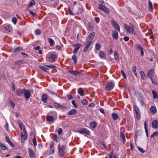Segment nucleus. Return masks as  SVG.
<instances>
[{
    "label": "nucleus",
    "instance_id": "f257e3e1",
    "mask_svg": "<svg viewBox=\"0 0 158 158\" xmlns=\"http://www.w3.org/2000/svg\"><path fill=\"white\" fill-rule=\"evenodd\" d=\"M130 26L128 27L126 24H124V27L127 32L131 33L132 34L135 35L136 33L134 31V27L133 25L131 23H130Z\"/></svg>",
    "mask_w": 158,
    "mask_h": 158
},
{
    "label": "nucleus",
    "instance_id": "f03ea898",
    "mask_svg": "<svg viewBox=\"0 0 158 158\" xmlns=\"http://www.w3.org/2000/svg\"><path fill=\"white\" fill-rule=\"evenodd\" d=\"M77 131L78 133L84 135H89L90 134V132L87 129L84 128H78L77 129Z\"/></svg>",
    "mask_w": 158,
    "mask_h": 158
},
{
    "label": "nucleus",
    "instance_id": "7ed1b4c3",
    "mask_svg": "<svg viewBox=\"0 0 158 158\" xmlns=\"http://www.w3.org/2000/svg\"><path fill=\"white\" fill-rule=\"evenodd\" d=\"M58 153L60 156H62L65 154L64 146L63 145L60 146L58 148Z\"/></svg>",
    "mask_w": 158,
    "mask_h": 158
},
{
    "label": "nucleus",
    "instance_id": "20e7f679",
    "mask_svg": "<svg viewBox=\"0 0 158 158\" xmlns=\"http://www.w3.org/2000/svg\"><path fill=\"white\" fill-rule=\"evenodd\" d=\"M111 23L112 26L115 29L118 30V31H120V27L118 24L114 20L111 21Z\"/></svg>",
    "mask_w": 158,
    "mask_h": 158
},
{
    "label": "nucleus",
    "instance_id": "39448f33",
    "mask_svg": "<svg viewBox=\"0 0 158 158\" xmlns=\"http://www.w3.org/2000/svg\"><path fill=\"white\" fill-rule=\"evenodd\" d=\"M114 86V84L111 82L108 83L106 86V90L108 91L111 90Z\"/></svg>",
    "mask_w": 158,
    "mask_h": 158
},
{
    "label": "nucleus",
    "instance_id": "423d86ee",
    "mask_svg": "<svg viewBox=\"0 0 158 158\" xmlns=\"http://www.w3.org/2000/svg\"><path fill=\"white\" fill-rule=\"evenodd\" d=\"M73 46L75 48V49L73 51V53L75 54L77 53L80 47L81 46V45L80 44L78 43L74 44Z\"/></svg>",
    "mask_w": 158,
    "mask_h": 158
},
{
    "label": "nucleus",
    "instance_id": "0eeeda50",
    "mask_svg": "<svg viewBox=\"0 0 158 158\" xmlns=\"http://www.w3.org/2000/svg\"><path fill=\"white\" fill-rule=\"evenodd\" d=\"M24 90L25 89H17L16 92V94L19 97L22 96L23 94Z\"/></svg>",
    "mask_w": 158,
    "mask_h": 158
},
{
    "label": "nucleus",
    "instance_id": "6e6552de",
    "mask_svg": "<svg viewBox=\"0 0 158 158\" xmlns=\"http://www.w3.org/2000/svg\"><path fill=\"white\" fill-rule=\"evenodd\" d=\"M134 108L136 113L137 118L138 119H139L140 118V114L139 109L136 106H135Z\"/></svg>",
    "mask_w": 158,
    "mask_h": 158
},
{
    "label": "nucleus",
    "instance_id": "1a4fd4ad",
    "mask_svg": "<svg viewBox=\"0 0 158 158\" xmlns=\"http://www.w3.org/2000/svg\"><path fill=\"white\" fill-rule=\"evenodd\" d=\"M98 8L102 10V11L105 12L107 14H108L110 13V11L108 8L105 7V5L103 6H98Z\"/></svg>",
    "mask_w": 158,
    "mask_h": 158
},
{
    "label": "nucleus",
    "instance_id": "9d476101",
    "mask_svg": "<svg viewBox=\"0 0 158 158\" xmlns=\"http://www.w3.org/2000/svg\"><path fill=\"white\" fill-rule=\"evenodd\" d=\"M23 94L26 99H28L31 97V93L28 90H24Z\"/></svg>",
    "mask_w": 158,
    "mask_h": 158
},
{
    "label": "nucleus",
    "instance_id": "9b49d317",
    "mask_svg": "<svg viewBox=\"0 0 158 158\" xmlns=\"http://www.w3.org/2000/svg\"><path fill=\"white\" fill-rule=\"evenodd\" d=\"M57 58V56L56 55L52 54L49 58V61L50 62H54Z\"/></svg>",
    "mask_w": 158,
    "mask_h": 158
},
{
    "label": "nucleus",
    "instance_id": "f8f14e48",
    "mask_svg": "<svg viewBox=\"0 0 158 158\" xmlns=\"http://www.w3.org/2000/svg\"><path fill=\"white\" fill-rule=\"evenodd\" d=\"M28 153L31 158H34L35 156V154L34 151L30 148H29Z\"/></svg>",
    "mask_w": 158,
    "mask_h": 158
},
{
    "label": "nucleus",
    "instance_id": "ddd939ff",
    "mask_svg": "<svg viewBox=\"0 0 158 158\" xmlns=\"http://www.w3.org/2000/svg\"><path fill=\"white\" fill-rule=\"evenodd\" d=\"M48 97L46 94H44L42 96L41 100L44 103H46L47 102Z\"/></svg>",
    "mask_w": 158,
    "mask_h": 158
},
{
    "label": "nucleus",
    "instance_id": "4468645a",
    "mask_svg": "<svg viewBox=\"0 0 158 158\" xmlns=\"http://www.w3.org/2000/svg\"><path fill=\"white\" fill-rule=\"evenodd\" d=\"M54 105L55 107L57 108H59L61 109H64L66 108V106L60 105L57 103H55L54 104Z\"/></svg>",
    "mask_w": 158,
    "mask_h": 158
},
{
    "label": "nucleus",
    "instance_id": "2eb2a0df",
    "mask_svg": "<svg viewBox=\"0 0 158 158\" xmlns=\"http://www.w3.org/2000/svg\"><path fill=\"white\" fill-rule=\"evenodd\" d=\"M46 119L47 121L51 122L53 121L54 120V118L53 117L49 115H47Z\"/></svg>",
    "mask_w": 158,
    "mask_h": 158
},
{
    "label": "nucleus",
    "instance_id": "dca6fc26",
    "mask_svg": "<svg viewBox=\"0 0 158 158\" xmlns=\"http://www.w3.org/2000/svg\"><path fill=\"white\" fill-rule=\"evenodd\" d=\"M77 113V111L76 110L72 109L69 111L68 114L69 115H73Z\"/></svg>",
    "mask_w": 158,
    "mask_h": 158
},
{
    "label": "nucleus",
    "instance_id": "f3484780",
    "mask_svg": "<svg viewBox=\"0 0 158 158\" xmlns=\"http://www.w3.org/2000/svg\"><path fill=\"white\" fill-rule=\"evenodd\" d=\"M147 122L148 121L147 120L146 121H145L144 123V128L145 130V131L146 134V135L147 137H148V125H147Z\"/></svg>",
    "mask_w": 158,
    "mask_h": 158
},
{
    "label": "nucleus",
    "instance_id": "a211bd4d",
    "mask_svg": "<svg viewBox=\"0 0 158 158\" xmlns=\"http://www.w3.org/2000/svg\"><path fill=\"white\" fill-rule=\"evenodd\" d=\"M112 36L113 38L114 39H117L118 38V34L117 31H113Z\"/></svg>",
    "mask_w": 158,
    "mask_h": 158
},
{
    "label": "nucleus",
    "instance_id": "6ab92c4d",
    "mask_svg": "<svg viewBox=\"0 0 158 158\" xmlns=\"http://www.w3.org/2000/svg\"><path fill=\"white\" fill-rule=\"evenodd\" d=\"M120 137L122 139L123 143H125L126 142V140L124 134V133L122 131L120 132Z\"/></svg>",
    "mask_w": 158,
    "mask_h": 158
},
{
    "label": "nucleus",
    "instance_id": "aec40b11",
    "mask_svg": "<svg viewBox=\"0 0 158 158\" xmlns=\"http://www.w3.org/2000/svg\"><path fill=\"white\" fill-rule=\"evenodd\" d=\"M21 137L22 140L24 141L27 139V135L23 134V133L22 132Z\"/></svg>",
    "mask_w": 158,
    "mask_h": 158
},
{
    "label": "nucleus",
    "instance_id": "412c9836",
    "mask_svg": "<svg viewBox=\"0 0 158 158\" xmlns=\"http://www.w3.org/2000/svg\"><path fill=\"white\" fill-rule=\"evenodd\" d=\"M78 93L81 96L84 95L83 90L81 88H79L78 90Z\"/></svg>",
    "mask_w": 158,
    "mask_h": 158
},
{
    "label": "nucleus",
    "instance_id": "4be33fe9",
    "mask_svg": "<svg viewBox=\"0 0 158 158\" xmlns=\"http://www.w3.org/2000/svg\"><path fill=\"white\" fill-rule=\"evenodd\" d=\"M152 126L153 128H156L158 127L157 122L156 120H154L152 123Z\"/></svg>",
    "mask_w": 158,
    "mask_h": 158
},
{
    "label": "nucleus",
    "instance_id": "5701e85b",
    "mask_svg": "<svg viewBox=\"0 0 158 158\" xmlns=\"http://www.w3.org/2000/svg\"><path fill=\"white\" fill-rule=\"evenodd\" d=\"M132 70L135 76L137 77V75L136 71V67L135 65H134L132 67Z\"/></svg>",
    "mask_w": 158,
    "mask_h": 158
},
{
    "label": "nucleus",
    "instance_id": "b1692460",
    "mask_svg": "<svg viewBox=\"0 0 158 158\" xmlns=\"http://www.w3.org/2000/svg\"><path fill=\"white\" fill-rule=\"evenodd\" d=\"M148 4H149V10L151 11H152V4L150 0H148Z\"/></svg>",
    "mask_w": 158,
    "mask_h": 158
},
{
    "label": "nucleus",
    "instance_id": "393cba45",
    "mask_svg": "<svg viewBox=\"0 0 158 158\" xmlns=\"http://www.w3.org/2000/svg\"><path fill=\"white\" fill-rule=\"evenodd\" d=\"M112 117L113 120H116L118 118L119 116L117 114L113 113L112 114Z\"/></svg>",
    "mask_w": 158,
    "mask_h": 158
},
{
    "label": "nucleus",
    "instance_id": "a878e982",
    "mask_svg": "<svg viewBox=\"0 0 158 158\" xmlns=\"http://www.w3.org/2000/svg\"><path fill=\"white\" fill-rule=\"evenodd\" d=\"M90 125L92 128L94 129L96 127L97 123L95 122H92L90 123Z\"/></svg>",
    "mask_w": 158,
    "mask_h": 158
},
{
    "label": "nucleus",
    "instance_id": "bb28decb",
    "mask_svg": "<svg viewBox=\"0 0 158 158\" xmlns=\"http://www.w3.org/2000/svg\"><path fill=\"white\" fill-rule=\"evenodd\" d=\"M95 35V32H93L92 33L89 34L87 37L91 40H92L94 38Z\"/></svg>",
    "mask_w": 158,
    "mask_h": 158
},
{
    "label": "nucleus",
    "instance_id": "cd10ccee",
    "mask_svg": "<svg viewBox=\"0 0 158 158\" xmlns=\"http://www.w3.org/2000/svg\"><path fill=\"white\" fill-rule=\"evenodd\" d=\"M91 39L87 38L86 39V42L85 43V44H87V45H90V44L92 43V41Z\"/></svg>",
    "mask_w": 158,
    "mask_h": 158
},
{
    "label": "nucleus",
    "instance_id": "c85d7f7f",
    "mask_svg": "<svg viewBox=\"0 0 158 158\" xmlns=\"http://www.w3.org/2000/svg\"><path fill=\"white\" fill-rule=\"evenodd\" d=\"M135 48L137 49L139 51H140L143 50V48L142 47L141 45L139 44H136L135 46Z\"/></svg>",
    "mask_w": 158,
    "mask_h": 158
},
{
    "label": "nucleus",
    "instance_id": "c756f323",
    "mask_svg": "<svg viewBox=\"0 0 158 158\" xmlns=\"http://www.w3.org/2000/svg\"><path fill=\"white\" fill-rule=\"evenodd\" d=\"M109 158H117L116 154H113V152L112 151L109 154Z\"/></svg>",
    "mask_w": 158,
    "mask_h": 158
},
{
    "label": "nucleus",
    "instance_id": "7c9ffc66",
    "mask_svg": "<svg viewBox=\"0 0 158 158\" xmlns=\"http://www.w3.org/2000/svg\"><path fill=\"white\" fill-rule=\"evenodd\" d=\"M70 73L75 76H77L79 73L78 72L76 71L69 70L68 71Z\"/></svg>",
    "mask_w": 158,
    "mask_h": 158
},
{
    "label": "nucleus",
    "instance_id": "2f4dec72",
    "mask_svg": "<svg viewBox=\"0 0 158 158\" xmlns=\"http://www.w3.org/2000/svg\"><path fill=\"white\" fill-rule=\"evenodd\" d=\"M150 111L152 113H155L156 111V107L152 106L150 108Z\"/></svg>",
    "mask_w": 158,
    "mask_h": 158
},
{
    "label": "nucleus",
    "instance_id": "473e14b6",
    "mask_svg": "<svg viewBox=\"0 0 158 158\" xmlns=\"http://www.w3.org/2000/svg\"><path fill=\"white\" fill-rule=\"evenodd\" d=\"M99 56L101 58H104L106 57V54L104 52L102 51H100L99 52Z\"/></svg>",
    "mask_w": 158,
    "mask_h": 158
},
{
    "label": "nucleus",
    "instance_id": "72a5a7b5",
    "mask_svg": "<svg viewBox=\"0 0 158 158\" xmlns=\"http://www.w3.org/2000/svg\"><path fill=\"white\" fill-rule=\"evenodd\" d=\"M35 4V1L34 0H32L28 4V6L29 7H31Z\"/></svg>",
    "mask_w": 158,
    "mask_h": 158
},
{
    "label": "nucleus",
    "instance_id": "f704fd0d",
    "mask_svg": "<svg viewBox=\"0 0 158 158\" xmlns=\"http://www.w3.org/2000/svg\"><path fill=\"white\" fill-rule=\"evenodd\" d=\"M72 59L74 61L75 64H76L77 62V57L76 55H74L72 56Z\"/></svg>",
    "mask_w": 158,
    "mask_h": 158
},
{
    "label": "nucleus",
    "instance_id": "c9c22d12",
    "mask_svg": "<svg viewBox=\"0 0 158 158\" xmlns=\"http://www.w3.org/2000/svg\"><path fill=\"white\" fill-rule=\"evenodd\" d=\"M101 45L100 44L97 43L95 44V49L97 50H99L100 49Z\"/></svg>",
    "mask_w": 158,
    "mask_h": 158
},
{
    "label": "nucleus",
    "instance_id": "e433bc0d",
    "mask_svg": "<svg viewBox=\"0 0 158 158\" xmlns=\"http://www.w3.org/2000/svg\"><path fill=\"white\" fill-rule=\"evenodd\" d=\"M40 67L41 70L44 71V72H48V68H47L46 67H45L44 66H40Z\"/></svg>",
    "mask_w": 158,
    "mask_h": 158
},
{
    "label": "nucleus",
    "instance_id": "4c0bfd02",
    "mask_svg": "<svg viewBox=\"0 0 158 158\" xmlns=\"http://www.w3.org/2000/svg\"><path fill=\"white\" fill-rule=\"evenodd\" d=\"M18 20L16 18V17H13L11 20V21L12 22L15 24L16 25V24Z\"/></svg>",
    "mask_w": 158,
    "mask_h": 158
},
{
    "label": "nucleus",
    "instance_id": "58836bf2",
    "mask_svg": "<svg viewBox=\"0 0 158 158\" xmlns=\"http://www.w3.org/2000/svg\"><path fill=\"white\" fill-rule=\"evenodd\" d=\"M48 41L50 43V44L51 45H53L55 44V41H54L52 38H49L48 39Z\"/></svg>",
    "mask_w": 158,
    "mask_h": 158
},
{
    "label": "nucleus",
    "instance_id": "ea45409f",
    "mask_svg": "<svg viewBox=\"0 0 158 158\" xmlns=\"http://www.w3.org/2000/svg\"><path fill=\"white\" fill-rule=\"evenodd\" d=\"M100 4H99L98 6H103L105 5L104 2L103 0H99Z\"/></svg>",
    "mask_w": 158,
    "mask_h": 158
},
{
    "label": "nucleus",
    "instance_id": "a19ab883",
    "mask_svg": "<svg viewBox=\"0 0 158 158\" xmlns=\"http://www.w3.org/2000/svg\"><path fill=\"white\" fill-rule=\"evenodd\" d=\"M152 92L153 95V98L155 99L157 98H158V96L156 92L154 90H153Z\"/></svg>",
    "mask_w": 158,
    "mask_h": 158
},
{
    "label": "nucleus",
    "instance_id": "79ce46f5",
    "mask_svg": "<svg viewBox=\"0 0 158 158\" xmlns=\"http://www.w3.org/2000/svg\"><path fill=\"white\" fill-rule=\"evenodd\" d=\"M158 135V131H156L154 132L151 135V138H154L155 136H156Z\"/></svg>",
    "mask_w": 158,
    "mask_h": 158
},
{
    "label": "nucleus",
    "instance_id": "37998d69",
    "mask_svg": "<svg viewBox=\"0 0 158 158\" xmlns=\"http://www.w3.org/2000/svg\"><path fill=\"white\" fill-rule=\"evenodd\" d=\"M89 45H87L84 48V49L83 50V52H87L89 49Z\"/></svg>",
    "mask_w": 158,
    "mask_h": 158
},
{
    "label": "nucleus",
    "instance_id": "c03bdc74",
    "mask_svg": "<svg viewBox=\"0 0 158 158\" xmlns=\"http://www.w3.org/2000/svg\"><path fill=\"white\" fill-rule=\"evenodd\" d=\"M0 145L2 148L4 150H6L7 149V147L1 143H0Z\"/></svg>",
    "mask_w": 158,
    "mask_h": 158
},
{
    "label": "nucleus",
    "instance_id": "a18cd8bd",
    "mask_svg": "<svg viewBox=\"0 0 158 158\" xmlns=\"http://www.w3.org/2000/svg\"><path fill=\"white\" fill-rule=\"evenodd\" d=\"M141 74V78L143 80L145 77L144 73L143 71H141L140 72Z\"/></svg>",
    "mask_w": 158,
    "mask_h": 158
},
{
    "label": "nucleus",
    "instance_id": "49530a36",
    "mask_svg": "<svg viewBox=\"0 0 158 158\" xmlns=\"http://www.w3.org/2000/svg\"><path fill=\"white\" fill-rule=\"evenodd\" d=\"M83 11V10L81 8H78V10L76 11V13L78 14L81 13Z\"/></svg>",
    "mask_w": 158,
    "mask_h": 158
},
{
    "label": "nucleus",
    "instance_id": "de8ad7c7",
    "mask_svg": "<svg viewBox=\"0 0 158 158\" xmlns=\"http://www.w3.org/2000/svg\"><path fill=\"white\" fill-rule=\"evenodd\" d=\"M154 73V70L153 69H151L149 71L147 75H153Z\"/></svg>",
    "mask_w": 158,
    "mask_h": 158
},
{
    "label": "nucleus",
    "instance_id": "09e8293b",
    "mask_svg": "<svg viewBox=\"0 0 158 158\" xmlns=\"http://www.w3.org/2000/svg\"><path fill=\"white\" fill-rule=\"evenodd\" d=\"M81 103L83 105L88 104L87 101L85 99H84L81 101Z\"/></svg>",
    "mask_w": 158,
    "mask_h": 158
},
{
    "label": "nucleus",
    "instance_id": "8fccbe9b",
    "mask_svg": "<svg viewBox=\"0 0 158 158\" xmlns=\"http://www.w3.org/2000/svg\"><path fill=\"white\" fill-rule=\"evenodd\" d=\"M10 27L8 26H6L4 27V29L5 31L8 32H10Z\"/></svg>",
    "mask_w": 158,
    "mask_h": 158
},
{
    "label": "nucleus",
    "instance_id": "3c124183",
    "mask_svg": "<svg viewBox=\"0 0 158 158\" xmlns=\"http://www.w3.org/2000/svg\"><path fill=\"white\" fill-rule=\"evenodd\" d=\"M88 27L89 30H92L93 29V26L91 23H89L88 25Z\"/></svg>",
    "mask_w": 158,
    "mask_h": 158
},
{
    "label": "nucleus",
    "instance_id": "603ef678",
    "mask_svg": "<svg viewBox=\"0 0 158 158\" xmlns=\"http://www.w3.org/2000/svg\"><path fill=\"white\" fill-rule=\"evenodd\" d=\"M114 58L116 60H118L119 58L117 52H114Z\"/></svg>",
    "mask_w": 158,
    "mask_h": 158
},
{
    "label": "nucleus",
    "instance_id": "864d4df0",
    "mask_svg": "<svg viewBox=\"0 0 158 158\" xmlns=\"http://www.w3.org/2000/svg\"><path fill=\"white\" fill-rule=\"evenodd\" d=\"M32 142L34 145L35 147L37 145V143L36 140V138L35 137H34L32 140Z\"/></svg>",
    "mask_w": 158,
    "mask_h": 158
},
{
    "label": "nucleus",
    "instance_id": "5fc2aeb1",
    "mask_svg": "<svg viewBox=\"0 0 158 158\" xmlns=\"http://www.w3.org/2000/svg\"><path fill=\"white\" fill-rule=\"evenodd\" d=\"M40 47L39 46H38L35 48V49L36 50L38 51V53L40 54H41L42 53V51L40 50Z\"/></svg>",
    "mask_w": 158,
    "mask_h": 158
},
{
    "label": "nucleus",
    "instance_id": "6e6d98bb",
    "mask_svg": "<svg viewBox=\"0 0 158 158\" xmlns=\"http://www.w3.org/2000/svg\"><path fill=\"white\" fill-rule=\"evenodd\" d=\"M36 35H39L41 34V31L39 29H36L35 31Z\"/></svg>",
    "mask_w": 158,
    "mask_h": 158
},
{
    "label": "nucleus",
    "instance_id": "4d7b16f0",
    "mask_svg": "<svg viewBox=\"0 0 158 158\" xmlns=\"http://www.w3.org/2000/svg\"><path fill=\"white\" fill-rule=\"evenodd\" d=\"M121 74H122V75L123 76V77L125 79H126L127 78L126 76V74H125L124 72V71L123 70H121Z\"/></svg>",
    "mask_w": 158,
    "mask_h": 158
},
{
    "label": "nucleus",
    "instance_id": "13d9d810",
    "mask_svg": "<svg viewBox=\"0 0 158 158\" xmlns=\"http://www.w3.org/2000/svg\"><path fill=\"white\" fill-rule=\"evenodd\" d=\"M63 131L62 129V128H60L58 130V134L59 135H61L63 132Z\"/></svg>",
    "mask_w": 158,
    "mask_h": 158
},
{
    "label": "nucleus",
    "instance_id": "bf43d9fd",
    "mask_svg": "<svg viewBox=\"0 0 158 158\" xmlns=\"http://www.w3.org/2000/svg\"><path fill=\"white\" fill-rule=\"evenodd\" d=\"M5 139L6 141L8 143L10 142V138L7 136L5 137Z\"/></svg>",
    "mask_w": 158,
    "mask_h": 158
},
{
    "label": "nucleus",
    "instance_id": "052dcab7",
    "mask_svg": "<svg viewBox=\"0 0 158 158\" xmlns=\"http://www.w3.org/2000/svg\"><path fill=\"white\" fill-rule=\"evenodd\" d=\"M137 148L142 153H144V152L145 151H144L143 149L142 148L139 147H138Z\"/></svg>",
    "mask_w": 158,
    "mask_h": 158
},
{
    "label": "nucleus",
    "instance_id": "680f3d73",
    "mask_svg": "<svg viewBox=\"0 0 158 158\" xmlns=\"http://www.w3.org/2000/svg\"><path fill=\"white\" fill-rule=\"evenodd\" d=\"M67 97L68 99L69 100H71L73 98L72 96L70 94H68L67 95Z\"/></svg>",
    "mask_w": 158,
    "mask_h": 158
},
{
    "label": "nucleus",
    "instance_id": "e2e57ef3",
    "mask_svg": "<svg viewBox=\"0 0 158 158\" xmlns=\"http://www.w3.org/2000/svg\"><path fill=\"white\" fill-rule=\"evenodd\" d=\"M22 50V48L21 47H18L15 48V50H14V52H15L18 51H20Z\"/></svg>",
    "mask_w": 158,
    "mask_h": 158
},
{
    "label": "nucleus",
    "instance_id": "0e129e2a",
    "mask_svg": "<svg viewBox=\"0 0 158 158\" xmlns=\"http://www.w3.org/2000/svg\"><path fill=\"white\" fill-rule=\"evenodd\" d=\"M18 124L19 125V126H22V127H25L24 125H22V123L21 121V120H20V121H18Z\"/></svg>",
    "mask_w": 158,
    "mask_h": 158
},
{
    "label": "nucleus",
    "instance_id": "69168bd1",
    "mask_svg": "<svg viewBox=\"0 0 158 158\" xmlns=\"http://www.w3.org/2000/svg\"><path fill=\"white\" fill-rule=\"evenodd\" d=\"M45 66L51 69H54V68H56V67L54 66V65H45Z\"/></svg>",
    "mask_w": 158,
    "mask_h": 158
},
{
    "label": "nucleus",
    "instance_id": "338daca9",
    "mask_svg": "<svg viewBox=\"0 0 158 158\" xmlns=\"http://www.w3.org/2000/svg\"><path fill=\"white\" fill-rule=\"evenodd\" d=\"M68 11L69 14L72 15H74V14L73 11L70 10V8L69 7L68 8Z\"/></svg>",
    "mask_w": 158,
    "mask_h": 158
},
{
    "label": "nucleus",
    "instance_id": "774afa93",
    "mask_svg": "<svg viewBox=\"0 0 158 158\" xmlns=\"http://www.w3.org/2000/svg\"><path fill=\"white\" fill-rule=\"evenodd\" d=\"M72 103L75 108H77V106L76 104H75V102L74 100H73L72 101Z\"/></svg>",
    "mask_w": 158,
    "mask_h": 158
}]
</instances>
